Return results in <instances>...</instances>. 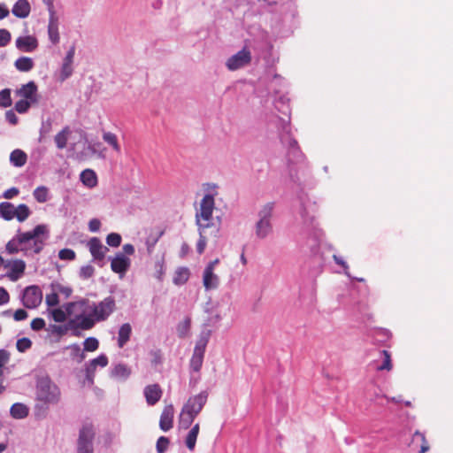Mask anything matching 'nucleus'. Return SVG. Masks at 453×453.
Here are the masks:
<instances>
[{"instance_id":"f257e3e1","label":"nucleus","mask_w":453,"mask_h":453,"mask_svg":"<svg viewBox=\"0 0 453 453\" xmlns=\"http://www.w3.org/2000/svg\"><path fill=\"white\" fill-rule=\"evenodd\" d=\"M49 237L50 231L45 224H39L27 232H21L19 228L16 235L6 243L5 250L9 254H16L19 251L24 252L26 256L39 254Z\"/></svg>"},{"instance_id":"f03ea898","label":"nucleus","mask_w":453,"mask_h":453,"mask_svg":"<svg viewBox=\"0 0 453 453\" xmlns=\"http://www.w3.org/2000/svg\"><path fill=\"white\" fill-rule=\"evenodd\" d=\"M76 304L81 307H88L96 317V319L100 322L106 320L116 310L115 298L111 296L105 297L98 303L92 302L91 304H89V300L83 298L76 303H69L68 306L73 307Z\"/></svg>"},{"instance_id":"7ed1b4c3","label":"nucleus","mask_w":453,"mask_h":453,"mask_svg":"<svg viewBox=\"0 0 453 453\" xmlns=\"http://www.w3.org/2000/svg\"><path fill=\"white\" fill-rule=\"evenodd\" d=\"M36 398L50 405L58 404L61 400L59 387L49 377H42L36 382Z\"/></svg>"},{"instance_id":"20e7f679","label":"nucleus","mask_w":453,"mask_h":453,"mask_svg":"<svg viewBox=\"0 0 453 453\" xmlns=\"http://www.w3.org/2000/svg\"><path fill=\"white\" fill-rule=\"evenodd\" d=\"M275 203L269 202L259 210L257 214L258 220L255 225V234L258 239H265L273 232L271 219Z\"/></svg>"},{"instance_id":"39448f33","label":"nucleus","mask_w":453,"mask_h":453,"mask_svg":"<svg viewBox=\"0 0 453 453\" xmlns=\"http://www.w3.org/2000/svg\"><path fill=\"white\" fill-rule=\"evenodd\" d=\"M96 433L92 424H84L79 431L77 440V453H94V440Z\"/></svg>"},{"instance_id":"423d86ee","label":"nucleus","mask_w":453,"mask_h":453,"mask_svg":"<svg viewBox=\"0 0 453 453\" xmlns=\"http://www.w3.org/2000/svg\"><path fill=\"white\" fill-rule=\"evenodd\" d=\"M208 392L206 390L201 391L199 394L188 397L187 402L182 407V415L188 414L191 416L197 417L201 412L203 406L207 403Z\"/></svg>"},{"instance_id":"0eeeda50","label":"nucleus","mask_w":453,"mask_h":453,"mask_svg":"<svg viewBox=\"0 0 453 453\" xmlns=\"http://www.w3.org/2000/svg\"><path fill=\"white\" fill-rule=\"evenodd\" d=\"M22 304L27 309L37 308L42 301V292L39 286L30 285L24 288L20 296Z\"/></svg>"},{"instance_id":"6e6552de","label":"nucleus","mask_w":453,"mask_h":453,"mask_svg":"<svg viewBox=\"0 0 453 453\" xmlns=\"http://www.w3.org/2000/svg\"><path fill=\"white\" fill-rule=\"evenodd\" d=\"M96 322L98 321L90 311L89 314H80L74 319L70 320L69 327L73 336H81V334L79 329L89 330L95 326Z\"/></svg>"},{"instance_id":"1a4fd4ad","label":"nucleus","mask_w":453,"mask_h":453,"mask_svg":"<svg viewBox=\"0 0 453 453\" xmlns=\"http://www.w3.org/2000/svg\"><path fill=\"white\" fill-rule=\"evenodd\" d=\"M251 59V52L245 45L241 50L227 58L226 66L230 71H235L248 65Z\"/></svg>"},{"instance_id":"9d476101","label":"nucleus","mask_w":453,"mask_h":453,"mask_svg":"<svg viewBox=\"0 0 453 453\" xmlns=\"http://www.w3.org/2000/svg\"><path fill=\"white\" fill-rule=\"evenodd\" d=\"M301 217L303 219V227H302V234L305 237L319 239L321 235V230L317 226L315 223V218L313 216H309L306 211V208L302 203L301 208Z\"/></svg>"},{"instance_id":"9b49d317","label":"nucleus","mask_w":453,"mask_h":453,"mask_svg":"<svg viewBox=\"0 0 453 453\" xmlns=\"http://www.w3.org/2000/svg\"><path fill=\"white\" fill-rule=\"evenodd\" d=\"M283 146L287 150L286 157L288 165L300 164L307 161L305 155L295 137H289V140H288L287 143Z\"/></svg>"},{"instance_id":"f8f14e48","label":"nucleus","mask_w":453,"mask_h":453,"mask_svg":"<svg viewBox=\"0 0 453 453\" xmlns=\"http://www.w3.org/2000/svg\"><path fill=\"white\" fill-rule=\"evenodd\" d=\"M215 207V200L213 195L206 194L200 203V211L196 214V224L197 225V219H201L206 223L212 219V212Z\"/></svg>"},{"instance_id":"ddd939ff","label":"nucleus","mask_w":453,"mask_h":453,"mask_svg":"<svg viewBox=\"0 0 453 453\" xmlns=\"http://www.w3.org/2000/svg\"><path fill=\"white\" fill-rule=\"evenodd\" d=\"M88 246L93 257V261L96 262L99 267H103L104 265V259L105 257V253L109 251V249L102 244V242L98 237H92L88 241Z\"/></svg>"},{"instance_id":"4468645a","label":"nucleus","mask_w":453,"mask_h":453,"mask_svg":"<svg viewBox=\"0 0 453 453\" xmlns=\"http://www.w3.org/2000/svg\"><path fill=\"white\" fill-rule=\"evenodd\" d=\"M111 261V269L113 273H118L122 278L129 270L131 260L128 257L121 252L116 253L114 257H108Z\"/></svg>"},{"instance_id":"2eb2a0df","label":"nucleus","mask_w":453,"mask_h":453,"mask_svg":"<svg viewBox=\"0 0 453 453\" xmlns=\"http://www.w3.org/2000/svg\"><path fill=\"white\" fill-rule=\"evenodd\" d=\"M49 12L48 35L52 44L56 45L60 41L58 32V18L57 17L55 7L47 8Z\"/></svg>"},{"instance_id":"dca6fc26","label":"nucleus","mask_w":453,"mask_h":453,"mask_svg":"<svg viewBox=\"0 0 453 453\" xmlns=\"http://www.w3.org/2000/svg\"><path fill=\"white\" fill-rule=\"evenodd\" d=\"M278 136L282 145L287 143L289 137H294L291 132V120L290 116L285 119L281 117H278V123L276 124Z\"/></svg>"},{"instance_id":"f3484780","label":"nucleus","mask_w":453,"mask_h":453,"mask_svg":"<svg viewBox=\"0 0 453 453\" xmlns=\"http://www.w3.org/2000/svg\"><path fill=\"white\" fill-rule=\"evenodd\" d=\"M38 88L34 81H30L26 84H23L20 88L16 90V95L23 97V99L28 100L32 103L38 102L37 96Z\"/></svg>"},{"instance_id":"a211bd4d","label":"nucleus","mask_w":453,"mask_h":453,"mask_svg":"<svg viewBox=\"0 0 453 453\" xmlns=\"http://www.w3.org/2000/svg\"><path fill=\"white\" fill-rule=\"evenodd\" d=\"M15 46L22 52H33L38 48V40L33 35L19 36L16 39Z\"/></svg>"},{"instance_id":"6ab92c4d","label":"nucleus","mask_w":453,"mask_h":453,"mask_svg":"<svg viewBox=\"0 0 453 453\" xmlns=\"http://www.w3.org/2000/svg\"><path fill=\"white\" fill-rule=\"evenodd\" d=\"M10 265L11 270L5 275H2L1 277L6 276L12 281H16L23 275L26 269V263L22 259H15L12 265L10 261L4 265L5 267Z\"/></svg>"},{"instance_id":"aec40b11","label":"nucleus","mask_w":453,"mask_h":453,"mask_svg":"<svg viewBox=\"0 0 453 453\" xmlns=\"http://www.w3.org/2000/svg\"><path fill=\"white\" fill-rule=\"evenodd\" d=\"M173 416H174V408L173 404L165 405L159 420V427L161 430L167 432L173 426Z\"/></svg>"},{"instance_id":"412c9836","label":"nucleus","mask_w":453,"mask_h":453,"mask_svg":"<svg viewBox=\"0 0 453 453\" xmlns=\"http://www.w3.org/2000/svg\"><path fill=\"white\" fill-rule=\"evenodd\" d=\"M162 389L158 384L148 385L143 389L146 402L149 405H155L162 396Z\"/></svg>"},{"instance_id":"4be33fe9","label":"nucleus","mask_w":453,"mask_h":453,"mask_svg":"<svg viewBox=\"0 0 453 453\" xmlns=\"http://www.w3.org/2000/svg\"><path fill=\"white\" fill-rule=\"evenodd\" d=\"M131 373V368L124 363L112 365L110 370V376L118 380H127Z\"/></svg>"},{"instance_id":"5701e85b","label":"nucleus","mask_w":453,"mask_h":453,"mask_svg":"<svg viewBox=\"0 0 453 453\" xmlns=\"http://www.w3.org/2000/svg\"><path fill=\"white\" fill-rule=\"evenodd\" d=\"M31 12V6L27 0H18L12 6V14L19 19L28 17Z\"/></svg>"},{"instance_id":"b1692460","label":"nucleus","mask_w":453,"mask_h":453,"mask_svg":"<svg viewBox=\"0 0 453 453\" xmlns=\"http://www.w3.org/2000/svg\"><path fill=\"white\" fill-rule=\"evenodd\" d=\"M203 284L206 291L216 289L219 285V278L214 272L203 270Z\"/></svg>"},{"instance_id":"393cba45","label":"nucleus","mask_w":453,"mask_h":453,"mask_svg":"<svg viewBox=\"0 0 453 453\" xmlns=\"http://www.w3.org/2000/svg\"><path fill=\"white\" fill-rule=\"evenodd\" d=\"M209 226H210V223L203 224L197 219L199 239L196 242V252L200 255L204 252V250L206 247L207 241H206V236L204 235V232Z\"/></svg>"},{"instance_id":"a878e982","label":"nucleus","mask_w":453,"mask_h":453,"mask_svg":"<svg viewBox=\"0 0 453 453\" xmlns=\"http://www.w3.org/2000/svg\"><path fill=\"white\" fill-rule=\"evenodd\" d=\"M211 334V330H203L198 335L193 351L205 354L206 347L210 341Z\"/></svg>"},{"instance_id":"bb28decb","label":"nucleus","mask_w":453,"mask_h":453,"mask_svg":"<svg viewBox=\"0 0 453 453\" xmlns=\"http://www.w3.org/2000/svg\"><path fill=\"white\" fill-rule=\"evenodd\" d=\"M10 414L13 418L23 419L29 414V408L22 403H15L10 408Z\"/></svg>"},{"instance_id":"cd10ccee","label":"nucleus","mask_w":453,"mask_h":453,"mask_svg":"<svg viewBox=\"0 0 453 453\" xmlns=\"http://www.w3.org/2000/svg\"><path fill=\"white\" fill-rule=\"evenodd\" d=\"M190 277V271L186 266L178 267L173 278V283L176 286L186 284Z\"/></svg>"},{"instance_id":"c85d7f7f","label":"nucleus","mask_w":453,"mask_h":453,"mask_svg":"<svg viewBox=\"0 0 453 453\" xmlns=\"http://www.w3.org/2000/svg\"><path fill=\"white\" fill-rule=\"evenodd\" d=\"M132 334V326L129 323H124L120 326L118 333V346L123 348L130 340Z\"/></svg>"},{"instance_id":"c756f323","label":"nucleus","mask_w":453,"mask_h":453,"mask_svg":"<svg viewBox=\"0 0 453 453\" xmlns=\"http://www.w3.org/2000/svg\"><path fill=\"white\" fill-rule=\"evenodd\" d=\"M27 160L26 152L20 149H15L10 154V163L15 167H22L26 165Z\"/></svg>"},{"instance_id":"7c9ffc66","label":"nucleus","mask_w":453,"mask_h":453,"mask_svg":"<svg viewBox=\"0 0 453 453\" xmlns=\"http://www.w3.org/2000/svg\"><path fill=\"white\" fill-rule=\"evenodd\" d=\"M273 104L275 109L279 112L286 116H290L291 109L289 106V98H288L285 95H281L278 98H275Z\"/></svg>"},{"instance_id":"2f4dec72","label":"nucleus","mask_w":453,"mask_h":453,"mask_svg":"<svg viewBox=\"0 0 453 453\" xmlns=\"http://www.w3.org/2000/svg\"><path fill=\"white\" fill-rule=\"evenodd\" d=\"M203 358L204 354L193 351L189 360L188 371L196 373L200 372L203 366Z\"/></svg>"},{"instance_id":"473e14b6","label":"nucleus","mask_w":453,"mask_h":453,"mask_svg":"<svg viewBox=\"0 0 453 453\" xmlns=\"http://www.w3.org/2000/svg\"><path fill=\"white\" fill-rule=\"evenodd\" d=\"M15 206L10 202L0 203V218L6 221H10L15 217Z\"/></svg>"},{"instance_id":"72a5a7b5","label":"nucleus","mask_w":453,"mask_h":453,"mask_svg":"<svg viewBox=\"0 0 453 453\" xmlns=\"http://www.w3.org/2000/svg\"><path fill=\"white\" fill-rule=\"evenodd\" d=\"M81 182L88 187L94 188L97 184V177L95 171L91 169H85L81 173L80 175Z\"/></svg>"},{"instance_id":"f704fd0d","label":"nucleus","mask_w":453,"mask_h":453,"mask_svg":"<svg viewBox=\"0 0 453 453\" xmlns=\"http://www.w3.org/2000/svg\"><path fill=\"white\" fill-rule=\"evenodd\" d=\"M35 65L33 58L29 57H19L14 62L15 68L23 73L29 72L33 69Z\"/></svg>"},{"instance_id":"c9c22d12","label":"nucleus","mask_w":453,"mask_h":453,"mask_svg":"<svg viewBox=\"0 0 453 453\" xmlns=\"http://www.w3.org/2000/svg\"><path fill=\"white\" fill-rule=\"evenodd\" d=\"M70 127L68 126H65L60 132H58L55 135L54 141L58 149L63 150L64 148L66 147L68 135L70 134Z\"/></svg>"},{"instance_id":"e433bc0d","label":"nucleus","mask_w":453,"mask_h":453,"mask_svg":"<svg viewBox=\"0 0 453 453\" xmlns=\"http://www.w3.org/2000/svg\"><path fill=\"white\" fill-rule=\"evenodd\" d=\"M164 235V230H160L156 234H150L145 239V246L149 255H151L154 251L155 246L160 238Z\"/></svg>"},{"instance_id":"4c0bfd02","label":"nucleus","mask_w":453,"mask_h":453,"mask_svg":"<svg viewBox=\"0 0 453 453\" xmlns=\"http://www.w3.org/2000/svg\"><path fill=\"white\" fill-rule=\"evenodd\" d=\"M66 349H70L71 358L77 363H81L85 359L84 350L81 349L78 343H73L67 346Z\"/></svg>"},{"instance_id":"58836bf2","label":"nucleus","mask_w":453,"mask_h":453,"mask_svg":"<svg viewBox=\"0 0 453 453\" xmlns=\"http://www.w3.org/2000/svg\"><path fill=\"white\" fill-rule=\"evenodd\" d=\"M380 357H383V361L380 365L375 366L377 371H390L393 367L391 362V354L388 350L383 349L380 351Z\"/></svg>"},{"instance_id":"ea45409f","label":"nucleus","mask_w":453,"mask_h":453,"mask_svg":"<svg viewBox=\"0 0 453 453\" xmlns=\"http://www.w3.org/2000/svg\"><path fill=\"white\" fill-rule=\"evenodd\" d=\"M34 198L40 203L50 199V191L46 186H39L33 192Z\"/></svg>"},{"instance_id":"a19ab883","label":"nucleus","mask_w":453,"mask_h":453,"mask_svg":"<svg viewBox=\"0 0 453 453\" xmlns=\"http://www.w3.org/2000/svg\"><path fill=\"white\" fill-rule=\"evenodd\" d=\"M15 217L19 222H24L31 214L29 207L26 203H20L15 207Z\"/></svg>"},{"instance_id":"79ce46f5","label":"nucleus","mask_w":453,"mask_h":453,"mask_svg":"<svg viewBox=\"0 0 453 453\" xmlns=\"http://www.w3.org/2000/svg\"><path fill=\"white\" fill-rule=\"evenodd\" d=\"M52 122L53 121L50 118H48L47 119L42 121L41 127L39 130V142H43L45 141L46 135L51 132Z\"/></svg>"},{"instance_id":"37998d69","label":"nucleus","mask_w":453,"mask_h":453,"mask_svg":"<svg viewBox=\"0 0 453 453\" xmlns=\"http://www.w3.org/2000/svg\"><path fill=\"white\" fill-rule=\"evenodd\" d=\"M104 141L109 144L116 152H120V146L118 142L117 135L111 132L103 134Z\"/></svg>"},{"instance_id":"c03bdc74","label":"nucleus","mask_w":453,"mask_h":453,"mask_svg":"<svg viewBox=\"0 0 453 453\" xmlns=\"http://www.w3.org/2000/svg\"><path fill=\"white\" fill-rule=\"evenodd\" d=\"M191 326V319L189 317H187L184 319L183 321L180 322L177 326V333L180 338H185Z\"/></svg>"},{"instance_id":"a18cd8bd","label":"nucleus","mask_w":453,"mask_h":453,"mask_svg":"<svg viewBox=\"0 0 453 453\" xmlns=\"http://www.w3.org/2000/svg\"><path fill=\"white\" fill-rule=\"evenodd\" d=\"M368 397L371 402L381 406L384 405L383 401L387 400V396L382 394L381 389L379 388H374L373 392L368 395Z\"/></svg>"},{"instance_id":"49530a36","label":"nucleus","mask_w":453,"mask_h":453,"mask_svg":"<svg viewBox=\"0 0 453 453\" xmlns=\"http://www.w3.org/2000/svg\"><path fill=\"white\" fill-rule=\"evenodd\" d=\"M11 93L10 88H4L0 91V107L8 108L12 104Z\"/></svg>"},{"instance_id":"de8ad7c7","label":"nucleus","mask_w":453,"mask_h":453,"mask_svg":"<svg viewBox=\"0 0 453 453\" xmlns=\"http://www.w3.org/2000/svg\"><path fill=\"white\" fill-rule=\"evenodd\" d=\"M87 150L91 154H98L99 157H104L103 153V144L98 141H91L88 142Z\"/></svg>"},{"instance_id":"09e8293b","label":"nucleus","mask_w":453,"mask_h":453,"mask_svg":"<svg viewBox=\"0 0 453 453\" xmlns=\"http://www.w3.org/2000/svg\"><path fill=\"white\" fill-rule=\"evenodd\" d=\"M87 364L95 369L96 366L105 367L108 365V357L105 354L102 353L96 358L91 359Z\"/></svg>"},{"instance_id":"8fccbe9b","label":"nucleus","mask_w":453,"mask_h":453,"mask_svg":"<svg viewBox=\"0 0 453 453\" xmlns=\"http://www.w3.org/2000/svg\"><path fill=\"white\" fill-rule=\"evenodd\" d=\"M83 346L84 351H95L99 347V342L96 337L90 336L85 339Z\"/></svg>"},{"instance_id":"3c124183","label":"nucleus","mask_w":453,"mask_h":453,"mask_svg":"<svg viewBox=\"0 0 453 453\" xmlns=\"http://www.w3.org/2000/svg\"><path fill=\"white\" fill-rule=\"evenodd\" d=\"M105 241L108 246L117 248L121 244L122 237L118 233H111L106 236Z\"/></svg>"},{"instance_id":"603ef678","label":"nucleus","mask_w":453,"mask_h":453,"mask_svg":"<svg viewBox=\"0 0 453 453\" xmlns=\"http://www.w3.org/2000/svg\"><path fill=\"white\" fill-rule=\"evenodd\" d=\"M33 103L26 100V99H20L16 102L14 105L15 111L19 114L27 113Z\"/></svg>"},{"instance_id":"864d4df0","label":"nucleus","mask_w":453,"mask_h":453,"mask_svg":"<svg viewBox=\"0 0 453 453\" xmlns=\"http://www.w3.org/2000/svg\"><path fill=\"white\" fill-rule=\"evenodd\" d=\"M196 418V417L191 416L188 414L182 415V411H181L180 414V418H179V425L181 428L188 429L190 427V426L192 425V423L194 422Z\"/></svg>"},{"instance_id":"5fc2aeb1","label":"nucleus","mask_w":453,"mask_h":453,"mask_svg":"<svg viewBox=\"0 0 453 453\" xmlns=\"http://www.w3.org/2000/svg\"><path fill=\"white\" fill-rule=\"evenodd\" d=\"M32 346V341L27 337L18 339L16 342V349L19 352L24 353Z\"/></svg>"},{"instance_id":"6e6d98bb","label":"nucleus","mask_w":453,"mask_h":453,"mask_svg":"<svg viewBox=\"0 0 453 453\" xmlns=\"http://www.w3.org/2000/svg\"><path fill=\"white\" fill-rule=\"evenodd\" d=\"M95 273V268L91 265H86L81 267L79 271V277L81 280H88Z\"/></svg>"},{"instance_id":"4d7b16f0","label":"nucleus","mask_w":453,"mask_h":453,"mask_svg":"<svg viewBox=\"0 0 453 453\" xmlns=\"http://www.w3.org/2000/svg\"><path fill=\"white\" fill-rule=\"evenodd\" d=\"M170 440L165 436H160L156 444L157 453H165L169 446Z\"/></svg>"},{"instance_id":"13d9d810","label":"nucleus","mask_w":453,"mask_h":453,"mask_svg":"<svg viewBox=\"0 0 453 453\" xmlns=\"http://www.w3.org/2000/svg\"><path fill=\"white\" fill-rule=\"evenodd\" d=\"M76 255L75 252L72 249L65 248L60 250L58 252V257L61 260H73L75 258Z\"/></svg>"},{"instance_id":"bf43d9fd","label":"nucleus","mask_w":453,"mask_h":453,"mask_svg":"<svg viewBox=\"0 0 453 453\" xmlns=\"http://www.w3.org/2000/svg\"><path fill=\"white\" fill-rule=\"evenodd\" d=\"M12 40L11 33L5 28H0V47L7 46Z\"/></svg>"},{"instance_id":"052dcab7","label":"nucleus","mask_w":453,"mask_h":453,"mask_svg":"<svg viewBox=\"0 0 453 453\" xmlns=\"http://www.w3.org/2000/svg\"><path fill=\"white\" fill-rule=\"evenodd\" d=\"M73 73V67L72 64L64 62L62 63L61 66V80L65 81L67 78H69Z\"/></svg>"},{"instance_id":"680f3d73","label":"nucleus","mask_w":453,"mask_h":453,"mask_svg":"<svg viewBox=\"0 0 453 453\" xmlns=\"http://www.w3.org/2000/svg\"><path fill=\"white\" fill-rule=\"evenodd\" d=\"M416 437L420 438V440L422 441L419 453H426V451H428L429 450V445H428V442L426 440L425 434L419 432L418 430H417L414 433V434H413V438H416Z\"/></svg>"},{"instance_id":"e2e57ef3","label":"nucleus","mask_w":453,"mask_h":453,"mask_svg":"<svg viewBox=\"0 0 453 453\" xmlns=\"http://www.w3.org/2000/svg\"><path fill=\"white\" fill-rule=\"evenodd\" d=\"M95 371L96 369L94 367H91L88 364H85V378L86 380L88 381V386L94 384Z\"/></svg>"},{"instance_id":"0e129e2a","label":"nucleus","mask_w":453,"mask_h":453,"mask_svg":"<svg viewBox=\"0 0 453 453\" xmlns=\"http://www.w3.org/2000/svg\"><path fill=\"white\" fill-rule=\"evenodd\" d=\"M196 439H197V435H196L190 432L188 433L186 439H185V443H186L187 448L190 451H193L195 449Z\"/></svg>"},{"instance_id":"69168bd1","label":"nucleus","mask_w":453,"mask_h":453,"mask_svg":"<svg viewBox=\"0 0 453 453\" xmlns=\"http://www.w3.org/2000/svg\"><path fill=\"white\" fill-rule=\"evenodd\" d=\"M45 321L42 318H35L31 321L30 326L34 331H41L45 327Z\"/></svg>"},{"instance_id":"338daca9","label":"nucleus","mask_w":453,"mask_h":453,"mask_svg":"<svg viewBox=\"0 0 453 453\" xmlns=\"http://www.w3.org/2000/svg\"><path fill=\"white\" fill-rule=\"evenodd\" d=\"M46 304L50 307L56 306L59 303L58 296L57 293L52 292L48 294L45 298Z\"/></svg>"},{"instance_id":"774afa93","label":"nucleus","mask_w":453,"mask_h":453,"mask_svg":"<svg viewBox=\"0 0 453 453\" xmlns=\"http://www.w3.org/2000/svg\"><path fill=\"white\" fill-rule=\"evenodd\" d=\"M200 380H201L200 372L196 373V372H189L188 386L191 389H194L197 386V384L200 382Z\"/></svg>"}]
</instances>
